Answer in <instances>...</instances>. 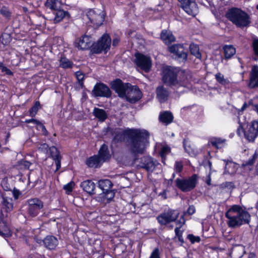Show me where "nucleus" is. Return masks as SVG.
<instances>
[{"mask_svg": "<svg viewBox=\"0 0 258 258\" xmlns=\"http://www.w3.org/2000/svg\"><path fill=\"white\" fill-rule=\"evenodd\" d=\"M92 45L91 38L87 35L76 39L74 42L75 46L81 50L87 49Z\"/></svg>", "mask_w": 258, "mask_h": 258, "instance_id": "6ab92c4d", "label": "nucleus"}, {"mask_svg": "<svg viewBox=\"0 0 258 258\" xmlns=\"http://www.w3.org/2000/svg\"><path fill=\"white\" fill-rule=\"evenodd\" d=\"M50 155L52 158L55 161L56 165L55 171L58 170L61 167V156L57 148L54 146L49 148Z\"/></svg>", "mask_w": 258, "mask_h": 258, "instance_id": "b1692460", "label": "nucleus"}, {"mask_svg": "<svg viewBox=\"0 0 258 258\" xmlns=\"http://www.w3.org/2000/svg\"><path fill=\"white\" fill-rule=\"evenodd\" d=\"M40 108V103L39 101H36L34 105L30 109L29 112L31 117H34L37 114L39 109Z\"/></svg>", "mask_w": 258, "mask_h": 258, "instance_id": "a19ab883", "label": "nucleus"}, {"mask_svg": "<svg viewBox=\"0 0 258 258\" xmlns=\"http://www.w3.org/2000/svg\"><path fill=\"white\" fill-rule=\"evenodd\" d=\"M45 5L53 11L60 8V5L58 0H47Z\"/></svg>", "mask_w": 258, "mask_h": 258, "instance_id": "c9c22d12", "label": "nucleus"}, {"mask_svg": "<svg viewBox=\"0 0 258 258\" xmlns=\"http://www.w3.org/2000/svg\"><path fill=\"white\" fill-rule=\"evenodd\" d=\"M183 168L182 164L181 162L176 161L175 164V169L177 172H180Z\"/></svg>", "mask_w": 258, "mask_h": 258, "instance_id": "052dcab7", "label": "nucleus"}, {"mask_svg": "<svg viewBox=\"0 0 258 258\" xmlns=\"http://www.w3.org/2000/svg\"><path fill=\"white\" fill-rule=\"evenodd\" d=\"M168 50L173 54L175 59H180L185 61L187 58V53L184 51L183 45L175 44L169 46Z\"/></svg>", "mask_w": 258, "mask_h": 258, "instance_id": "4468645a", "label": "nucleus"}, {"mask_svg": "<svg viewBox=\"0 0 258 258\" xmlns=\"http://www.w3.org/2000/svg\"><path fill=\"white\" fill-rule=\"evenodd\" d=\"M257 158V154L255 153L252 156L251 158H250L247 161H243L242 165L244 167L249 166V165H252L255 162L256 159Z\"/></svg>", "mask_w": 258, "mask_h": 258, "instance_id": "a18cd8bd", "label": "nucleus"}, {"mask_svg": "<svg viewBox=\"0 0 258 258\" xmlns=\"http://www.w3.org/2000/svg\"><path fill=\"white\" fill-rule=\"evenodd\" d=\"M225 217L228 219L227 225L229 227L235 228L242 225L249 224L250 215L239 205H234L226 212Z\"/></svg>", "mask_w": 258, "mask_h": 258, "instance_id": "f03ea898", "label": "nucleus"}, {"mask_svg": "<svg viewBox=\"0 0 258 258\" xmlns=\"http://www.w3.org/2000/svg\"><path fill=\"white\" fill-rule=\"evenodd\" d=\"M190 53L195 56L197 58H201V53L200 52L199 47L197 44L191 43L189 45Z\"/></svg>", "mask_w": 258, "mask_h": 258, "instance_id": "e433bc0d", "label": "nucleus"}, {"mask_svg": "<svg viewBox=\"0 0 258 258\" xmlns=\"http://www.w3.org/2000/svg\"><path fill=\"white\" fill-rule=\"evenodd\" d=\"M20 165L24 166L25 169H29L32 163L27 160H21Z\"/></svg>", "mask_w": 258, "mask_h": 258, "instance_id": "13d9d810", "label": "nucleus"}, {"mask_svg": "<svg viewBox=\"0 0 258 258\" xmlns=\"http://www.w3.org/2000/svg\"><path fill=\"white\" fill-rule=\"evenodd\" d=\"M175 233L176 236L178 237V240L182 244L184 243L183 238L182 236V232L180 230V227L175 228Z\"/></svg>", "mask_w": 258, "mask_h": 258, "instance_id": "3c124183", "label": "nucleus"}, {"mask_svg": "<svg viewBox=\"0 0 258 258\" xmlns=\"http://www.w3.org/2000/svg\"><path fill=\"white\" fill-rule=\"evenodd\" d=\"M156 98L160 103H164L167 100L170 91L163 85H160L156 89Z\"/></svg>", "mask_w": 258, "mask_h": 258, "instance_id": "aec40b11", "label": "nucleus"}, {"mask_svg": "<svg viewBox=\"0 0 258 258\" xmlns=\"http://www.w3.org/2000/svg\"><path fill=\"white\" fill-rule=\"evenodd\" d=\"M142 97V93L137 86H131L126 92L124 98L131 103H135L139 101Z\"/></svg>", "mask_w": 258, "mask_h": 258, "instance_id": "ddd939ff", "label": "nucleus"}, {"mask_svg": "<svg viewBox=\"0 0 258 258\" xmlns=\"http://www.w3.org/2000/svg\"><path fill=\"white\" fill-rule=\"evenodd\" d=\"M136 59L135 62L138 67L145 72H148L151 67V60L150 58L145 55L137 53L135 54Z\"/></svg>", "mask_w": 258, "mask_h": 258, "instance_id": "2eb2a0df", "label": "nucleus"}, {"mask_svg": "<svg viewBox=\"0 0 258 258\" xmlns=\"http://www.w3.org/2000/svg\"><path fill=\"white\" fill-rule=\"evenodd\" d=\"M239 126L237 130L238 134H240L241 131L244 133L245 138L249 141L253 142L255 138L258 136V121L253 120L247 125L244 128L242 123L239 122Z\"/></svg>", "mask_w": 258, "mask_h": 258, "instance_id": "39448f33", "label": "nucleus"}, {"mask_svg": "<svg viewBox=\"0 0 258 258\" xmlns=\"http://www.w3.org/2000/svg\"><path fill=\"white\" fill-rule=\"evenodd\" d=\"M215 78L216 81L222 85L226 86L230 83V81L227 79L224 78V75L220 73L215 75Z\"/></svg>", "mask_w": 258, "mask_h": 258, "instance_id": "4c0bfd02", "label": "nucleus"}, {"mask_svg": "<svg viewBox=\"0 0 258 258\" xmlns=\"http://www.w3.org/2000/svg\"><path fill=\"white\" fill-rule=\"evenodd\" d=\"M170 151V148L168 146H164L162 148L161 151H160V156L162 157H163L167 153H169Z\"/></svg>", "mask_w": 258, "mask_h": 258, "instance_id": "5fc2aeb1", "label": "nucleus"}, {"mask_svg": "<svg viewBox=\"0 0 258 258\" xmlns=\"http://www.w3.org/2000/svg\"><path fill=\"white\" fill-rule=\"evenodd\" d=\"M0 14L6 18L9 19L11 17V13L6 7H3L0 10Z\"/></svg>", "mask_w": 258, "mask_h": 258, "instance_id": "de8ad7c7", "label": "nucleus"}, {"mask_svg": "<svg viewBox=\"0 0 258 258\" xmlns=\"http://www.w3.org/2000/svg\"><path fill=\"white\" fill-rule=\"evenodd\" d=\"M53 13L55 15L54 18V22L55 23L60 22L66 16L70 17V14L67 11H64L60 8L53 11Z\"/></svg>", "mask_w": 258, "mask_h": 258, "instance_id": "c85d7f7f", "label": "nucleus"}, {"mask_svg": "<svg viewBox=\"0 0 258 258\" xmlns=\"http://www.w3.org/2000/svg\"><path fill=\"white\" fill-rule=\"evenodd\" d=\"M101 162L98 156L97 155H94L87 159L86 161V164L89 167L97 168L100 167Z\"/></svg>", "mask_w": 258, "mask_h": 258, "instance_id": "2f4dec72", "label": "nucleus"}, {"mask_svg": "<svg viewBox=\"0 0 258 258\" xmlns=\"http://www.w3.org/2000/svg\"><path fill=\"white\" fill-rule=\"evenodd\" d=\"M11 41V36L9 34L5 33L0 37V42L4 45H8Z\"/></svg>", "mask_w": 258, "mask_h": 258, "instance_id": "c03bdc74", "label": "nucleus"}, {"mask_svg": "<svg viewBox=\"0 0 258 258\" xmlns=\"http://www.w3.org/2000/svg\"><path fill=\"white\" fill-rule=\"evenodd\" d=\"M27 212L31 217H36L44 207L43 202L38 198H31L27 200Z\"/></svg>", "mask_w": 258, "mask_h": 258, "instance_id": "423d86ee", "label": "nucleus"}, {"mask_svg": "<svg viewBox=\"0 0 258 258\" xmlns=\"http://www.w3.org/2000/svg\"><path fill=\"white\" fill-rule=\"evenodd\" d=\"M13 196L15 198V199H18V197H19V196L20 195V192L19 190H14L13 192Z\"/></svg>", "mask_w": 258, "mask_h": 258, "instance_id": "774afa93", "label": "nucleus"}, {"mask_svg": "<svg viewBox=\"0 0 258 258\" xmlns=\"http://www.w3.org/2000/svg\"><path fill=\"white\" fill-rule=\"evenodd\" d=\"M184 215H182L179 220H176L175 222H176V224L179 225L178 227H180V228L185 224V220L184 218Z\"/></svg>", "mask_w": 258, "mask_h": 258, "instance_id": "bf43d9fd", "label": "nucleus"}, {"mask_svg": "<svg viewBox=\"0 0 258 258\" xmlns=\"http://www.w3.org/2000/svg\"><path fill=\"white\" fill-rule=\"evenodd\" d=\"M197 183V175H192L188 179L177 178L175 180L176 186L183 192L189 191L193 189Z\"/></svg>", "mask_w": 258, "mask_h": 258, "instance_id": "6e6552de", "label": "nucleus"}, {"mask_svg": "<svg viewBox=\"0 0 258 258\" xmlns=\"http://www.w3.org/2000/svg\"><path fill=\"white\" fill-rule=\"evenodd\" d=\"M159 119L160 122L167 125L173 121V116L171 112L166 111L160 114Z\"/></svg>", "mask_w": 258, "mask_h": 258, "instance_id": "cd10ccee", "label": "nucleus"}, {"mask_svg": "<svg viewBox=\"0 0 258 258\" xmlns=\"http://www.w3.org/2000/svg\"><path fill=\"white\" fill-rule=\"evenodd\" d=\"M226 17L233 24L241 28L248 27L251 23L248 14L237 8L229 9Z\"/></svg>", "mask_w": 258, "mask_h": 258, "instance_id": "20e7f679", "label": "nucleus"}, {"mask_svg": "<svg viewBox=\"0 0 258 258\" xmlns=\"http://www.w3.org/2000/svg\"><path fill=\"white\" fill-rule=\"evenodd\" d=\"M13 199L6 196L3 197L2 201V208L5 210L7 213L11 212L13 209Z\"/></svg>", "mask_w": 258, "mask_h": 258, "instance_id": "c756f323", "label": "nucleus"}, {"mask_svg": "<svg viewBox=\"0 0 258 258\" xmlns=\"http://www.w3.org/2000/svg\"><path fill=\"white\" fill-rule=\"evenodd\" d=\"M102 199V202L104 203H108L113 199L115 196V191L114 190L110 189L108 190L103 192L100 195Z\"/></svg>", "mask_w": 258, "mask_h": 258, "instance_id": "473e14b6", "label": "nucleus"}, {"mask_svg": "<svg viewBox=\"0 0 258 258\" xmlns=\"http://www.w3.org/2000/svg\"><path fill=\"white\" fill-rule=\"evenodd\" d=\"M195 211L196 209L195 206L191 205L189 206L186 212H184L183 215H185L186 214H188L189 215H191L195 213Z\"/></svg>", "mask_w": 258, "mask_h": 258, "instance_id": "6e6d98bb", "label": "nucleus"}, {"mask_svg": "<svg viewBox=\"0 0 258 258\" xmlns=\"http://www.w3.org/2000/svg\"><path fill=\"white\" fill-rule=\"evenodd\" d=\"M98 187L103 191V192L108 190L112 188L113 183L107 179H101L98 182Z\"/></svg>", "mask_w": 258, "mask_h": 258, "instance_id": "72a5a7b5", "label": "nucleus"}, {"mask_svg": "<svg viewBox=\"0 0 258 258\" xmlns=\"http://www.w3.org/2000/svg\"><path fill=\"white\" fill-rule=\"evenodd\" d=\"M124 208V211L125 212V213H135L137 212L135 203H127V204H126Z\"/></svg>", "mask_w": 258, "mask_h": 258, "instance_id": "37998d69", "label": "nucleus"}, {"mask_svg": "<svg viewBox=\"0 0 258 258\" xmlns=\"http://www.w3.org/2000/svg\"><path fill=\"white\" fill-rule=\"evenodd\" d=\"M157 164L154 159L150 156H146L140 159L138 167L145 169L148 172H152Z\"/></svg>", "mask_w": 258, "mask_h": 258, "instance_id": "a211bd4d", "label": "nucleus"}, {"mask_svg": "<svg viewBox=\"0 0 258 258\" xmlns=\"http://www.w3.org/2000/svg\"><path fill=\"white\" fill-rule=\"evenodd\" d=\"M1 71L3 73H5L6 75H7L9 76H13V73L9 69H8L5 66L3 67Z\"/></svg>", "mask_w": 258, "mask_h": 258, "instance_id": "680f3d73", "label": "nucleus"}, {"mask_svg": "<svg viewBox=\"0 0 258 258\" xmlns=\"http://www.w3.org/2000/svg\"><path fill=\"white\" fill-rule=\"evenodd\" d=\"M187 238L190 240L191 243L200 242L201 241V238L199 236H196L192 234L187 235Z\"/></svg>", "mask_w": 258, "mask_h": 258, "instance_id": "8fccbe9b", "label": "nucleus"}, {"mask_svg": "<svg viewBox=\"0 0 258 258\" xmlns=\"http://www.w3.org/2000/svg\"><path fill=\"white\" fill-rule=\"evenodd\" d=\"M252 48L254 53L252 58L254 60L258 59V38H254L252 40Z\"/></svg>", "mask_w": 258, "mask_h": 258, "instance_id": "58836bf2", "label": "nucleus"}, {"mask_svg": "<svg viewBox=\"0 0 258 258\" xmlns=\"http://www.w3.org/2000/svg\"><path fill=\"white\" fill-rule=\"evenodd\" d=\"M179 214V213L178 211L169 209L159 214L156 219L161 225H166L171 222H175Z\"/></svg>", "mask_w": 258, "mask_h": 258, "instance_id": "1a4fd4ad", "label": "nucleus"}, {"mask_svg": "<svg viewBox=\"0 0 258 258\" xmlns=\"http://www.w3.org/2000/svg\"><path fill=\"white\" fill-rule=\"evenodd\" d=\"M186 79L184 72L177 68L167 66L163 70L162 80L164 84L171 88L184 86L186 83Z\"/></svg>", "mask_w": 258, "mask_h": 258, "instance_id": "7ed1b4c3", "label": "nucleus"}, {"mask_svg": "<svg viewBox=\"0 0 258 258\" xmlns=\"http://www.w3.org/2000/svg\"><path fill=\"white\" fill-rule=\"evenodd\" d=\"M25 122L27 123H34L35 124H38V123H40V121L37 119H33V118H32V119H26L25 121Z\"/></svg>", "mask_w": 258, "mask_h": 258, "instance_id": "69168bd1", "label": "nucleus"}, {"mask_svg": "<svg viewBox=\"0 0 258 258\" xmlns=\"http://www.w3.org/2000/svg\"><path fill=\"white\" fill-rule=\"evenodd\" d=\"M127 135L126 146L128 151L136 161L140 155L145 153L150 135L146 130L134 128L128 131Z\"/></svg>", "mask_w": 258, "mask_h": 258, "instance_id": "f257e3e1", "label": "nucleus"}, {"mask_svg": "<svg viewBox=\"0 0 258 258\" xmlns=\"http://www.w3.org/2000/svg\"><path fill=\"white\" fill-rule=\"evenodd\" d=\"M248 86L250 88L258 87V67L257 66H254L251 69Z\"/></svg>", "mask_w": 258, "mask_h": 258, "instance_id": "4be33fe9", "label": "nucleus"}, {"mask_svg": "<svg viewBox=\"0 0 258 258\" xmlns=\"http://www.w3.org/2000/svg\"><path fill=\"white\" fill-rule=\"evenodd\" d=\"M49 148H50L47 144L44 143L40 145L38 148V150L41 152L47 153L48 151L49 150Z\"/></svg>", "mask_w": 258, "mask_h": 258, "instance_id": "864d4df0", "label": "nucleus"}, {"mask_svg": "<svg viewBox=\"0 0 258 258\" xmlns=\"http://www.w3.org/2000/svg\"><path fill=\"white\" fill-rule=\"evenodd\" d=\"M210 142L211 144L213 146H214V147H216L217 148H219L218 145L219 144L223 143V141L220 138H213V139H211Z\"/></svg>", "mask_w": 258, "mask_h": 258, "instance_id": "09e8293b", "label": "nucleus"}, {"mask_svg": "<svg viewBox=\"0 0 258 258\" xmlns=\"http://www.w3.org/2000/svg\"><path fill=\"white\" fill-rule=\"evenodd\" d=\"M81 187L83 190L90 195H94L96 187L95 183L91 180H86L81 182Z\"/></svg>", "mask_w": 258, "mask_h": 258, "instance_id": "5701e85b", "label": "nucleus"}, {"mask_svg": "<svg viewBox=\"0 0 258 258\" xmlns=\"http://www.w3.org/2000/svg\"><path fill=\"white\" fill-rule=\"evenodd\" d=\"M160 38L167 45L175 41V37L172 32L166 30L162 31L160 34Z\"/></svg>", "mask_w": 258, "mask_h": 258, "instance_id": "bb28decb", "label": "nucleus"}, {"mask_svg": "<svg viewBox=\"0 0 258 258\" xmlns=\"http://www.w3.org/2000/svg\"><path fill=\"white\" fill-rule=\"evenodd\" d=\"M74 185V182H71L63 186V189L68 192H71L73 190V187Z\"/></svg>", "mask_w": 258, "mask_h": 258, "instance_id": "4d7b16f0", "label": "nucleus"}, {"mask_svg": "<svg viewBox=\"0 0 258 258\" xmlns=\"http://www.w3.org/2000/svg\"><path fill=\"white\" fill-rule=\"evenodd\" d=\"M181 7L189 15L195 16L198 12V5L191 0H180Z\"/></svg>", "mask_w": 258, "mask_h": 258, "instance_id": "f3484780", "label": "nucleus"}, {"mask_svg": "<svg viewBox=\"0 0 258 258\" xmlns=\"http://www.w3.org/2000/svg\"><path fill=\"white\" fill-rule=\"evenodd\" d=\"M44 246L50 250L55 249L58 244L57 238L53 235L46 236L43 240Z\"/></svg>", "mask_w": 258, "mask_h": 258, "instance_id": "412c9836", "label": "nucleus"}, {"mask_svg": "<svg viewBox=\"0 0 258 258\" xmlns=\"http://www.w3.org/2000/svg\"><path fill=\"white\" fill-rule=\"evenodd\" d=\"M92 93L96 97H102L110 98L112 95V92L109 88L106 85L102 83H97L94 86Z\"/></svg>", "mask_w": 258, "mask_h": 258, "instance_id": "dca6fc26", "label": "nucleus"}, {"mask_svg": "<svg viewBox=\"0 0 258 258\" xmlns=\"http://www.w3.org/2000/svg\"><path fill=\"white\" fill-rule=\"evenodd\" d=\"M101 162H105L109 160L111 157L109 153L108 146L105 144H103L100 148L98 155H97Z\"/></svg>", "mask_w": 258, "mask_h": 258, "instance_id": "393cba45", "label": "nucleus"}, {"mask_svg": "<svg viewBox=\"0 0 258 258\" xmlns=\"http://www.w3.org/2000/svg\"><path fill=\"white\" fill-rule=\"evenodd\" d=\"M86 15L90 22L96 27L101 25L105 19L104 12L98 9L90 10Z\"/></svg>", "mask_w": 258, "mask_h": 258, "instance_id": "9d476101", "label": "nucleus"}, {"mask_svg": "<svg viewBox=\"0 0 258 258\" xmlns=\"http://www.w3.org/2000/svg\"><path fill=\"white\" fill-rule=\"evenodd\" d=\"M235 187L233 182L226 181L219 185L220 189L223 190L227 189L228 190H232Z\"/></svg>", "mask_w": 258, "mask_h": 258, "instance_id": "79ce46f5", "label": "nucleus"}, {"mask_svg": "<svg viewBox=\"0 0 258 258\" xmlns=\"http://www.w3.org/2000/svg\"><path fill=\"white\" fill-rule=\"evenodd\" d=\"M76 75L79 85L81 88H83L84 86L83 81L84 79V75L81 72L78 71L76 73Z\"/></svg>", "mask_w": 258, "mask_h": 258, "instance_id": "49530a36", "label": "nucleus"}, {"mask_svg": "<svg viewBox=\"0 0 258 258\" xmlns=\"http://www.w3.org/2000/svg\"><path fill=\"white\" fill-rule=\"evenodd\" d=\"M11 235V230L8 224L0 216V235L4 237H9Z\"/></svg>", "mask_w": 258, "mask_h": 258, "instance_id": "a878e982", "label": "nucleus"}, {"mask_svg": "<svg viewBox=\"0 0 258 258\" xmlns=\"http://www.w3.org/2000/svg\"><path fill=\"white\" fill-rule=\"evenodd\" d=\"M131 130H123L119 127H108L106 128V132L113 136V141L114 143H121L124 140L125 136L128 138V132Z\"/></svg>", "mask_w": 258, "mask_h": 258, "instance_id": "f8f14e48", "label": "nucleus"}, {"mask_svg": "<svg viewBox=\"0 0 258 258\" xmlns=\"http://www.w3.org/2000/svg\"><path fill=\"white\" fill-rule=\"evenodd\" d=\"M39 127L42 130V132L43 133V134L45 135H47V131L45 127V126L40 121V123H38L37 124Z\"/></svg>", "mask_w": 258, "mask_h": 258, "instance_id": "0e129e2a", "label": "nucleus"}, {"mask_svg": "<svg viewBox=\"0 0 258 258\" xmlns=\"http://www.w3.org/2000/svg\"><path fill=\"white\" fill-rule=\"evenodd\" d=\"M223 50L226 59L230 58L236 52L235 48L232 45H225Z\"/></svg>", "mask_w": 258, "mask_h": 258, "instance_id": "f704fd0d", "label": "nucleus"}, {"mask_svg": "<svg viewBox=\"0 0 258 258\" xmlns=\"http://www.w3.org/2000/svg\"><path fill=\"white\" fill-rule=\"evenodd\" d=\"M73 63L72 61H70L66 57H61L60 59V67L64 68H72Z\"/></svg>", "mask_w": 258, "mask_h": 258, "instance_id": "ea45409f", "label": "nucleus"}, {"mask_svg": "<svg viewBox=\"0 0 258 258\" xmlns=\"http://www.w3.org/2000/svg\"><path fill=\"white\" fill-rule=\"evenodd\" d=\"M150 258H159V253L158 248H156L153 250Z\"/></svg>", "mask_w": 258, "mask_h": 258, "instance_id": "e2e57ef3", "label": "nucleus"}, {"mask_svg": "<svg viewBox=\"0 0 258 258\" xmlns=\"http://www.w3.org/2000/svg\"><path fill=\"white\" fill-rule=\"evenodd\" d=\"M110 86L119 97L124 98L131 84L124 83L120 79H116L111 82Z\"/></svg>", "mask_w": 258, "mask_h": 258, "instance_id": "9b49d317", "label": "nucleus"}, {"mask_svg": "<svg viewBox=\"0 0 258 258\" xmlns=\"http://www.w3.org/2000/svg\"><path fill=\"white\" fill-rule=\"evenodd\" d=\"M203 165L205 167L208 166L210 170L212 168V163L209 160H205L203 161Z\"/></svg>", "mask_w": 258, "mask_h": 258, "instance_id": "338daca9", "label": "nucleus"}, {"mask_svg": "<svg viewBox=\"0 0 258 258\" xmlns=\"http://www.w3.org/2000/svg\"><path fill=\"white\" fill-rule=\"evenodd\" d=\"M93 114L100 122H104L108 117L106 112L104 109L97 107L94 108Z\"/></svg>", "mask_w": 258, "mask_h": 258, "instance_id": "7c9ffc66", "label": "nucleus"}, {"mask_svg": "<svg viewBox=\"0 0 258 258\" xmlns=\"http://www.w3.org/2000/svg\"><path fill=\"white\" fill-rule=\"evenodd\" d=\"M111 38L108 34H104L92 46L91 51L94 53H100L102 51L106 52L111 44Z\"/></svg>", "mask_w": 258, "mask_h": 258, "instance_id": "0eeeda50", "label": "nucleus"}, {"mask_svg": "<svg viewBox=\"0 0 258 258\" xmlns=\"http://www.w3.org/2000/svg\"><path fill=\"white\" fill-rule=\"evenodd\" d=\"M187 143L188 141L186 139H184L183 144L184 150L187 153L190 155L192 153V150L190 148V146L189 145H187Z\"/></svg>", "mask_w": 258, "mask_h": 258, "instance_id": "603ef678", "label": "nucleus"}]
</instances>
